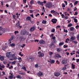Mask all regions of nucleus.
<instances>
[{"mask_svg":"<svg viewBox=\"0 0 79 79\" xmlns=\"http://www.w3.org/2000/svg\"><path fill=\"white\" fill-rule=\"evenodd\" d=\"M15 55H16L15 53L13 54H10V52H7L6 56L8 58H12V59H10V60H17V57L15 56Z\"/></svg>","mask_w":79,"mask_h":79,"instance_id":"nucleus-1","label":"nucleus"},{"mask_svg":"<svg viewBox=\"0 0 79 79\" xmlns=\"http://www.w3.org/2000/svg\"><path fill=\"white\" fill-rule=\"evenodd\" d=\"M45 6L48 8H52V3L51 2H48L45 4Z\"/></svg>","mask_w":79,"mask_h":79,"instance_id":"nucleus-2","label":"nucleus"},{"mask_svg":"<svg viewBox=\"0 0 79 79\" xmlns=\"http://www.w3.org/2000/svg\"><path fill=\"white\" fill-rule=\"evenodd\" d=\"M27 33L26 30H24L21 31L20 34L22 35H25Z\"/></svg>","mask_w":79,"mask_h":79,"instance_id":"nucleus-3","label":"nucleus"},{"mask_svg":"<svg viewBox=\"0 0 79 79\" xmlns=\"http://www.w3.org/2000/svg\"><path fill=\"white\" fill-rule=\"evenodd\" d=\"M38 55H39L38 56V57H43L44 56V54L43 53H41L40 51L38 53Z\"/></svg>","mask_w":79,"mask_h":79,"instance_id":"nucleus-4","label":"nucleus"},{"mask_svg":"<svg viewBox=\"0 0 79 79\" xmlns=\"http://www.w3.org/2000/svg\"><path fill=\"white\" fill-rule=\"evenodd\" d=\"M34 57L32 56H30L28 58V60L29 62H32L34 60Z\"/></svg>","mask_w":79,"mask_h":79,"instance_id":"nucleus-5","label":"nucleus"},{"mask_svg":"<svg viewBox=\"0 0 79 79\" xmlns=\"http://www.w3.org/2000/svg\"><path fill=\"white\" fill-rule=\"evenodd\" d=\"M57 21V19H53L51 20V22L53 23V24H56V22Z\"/></svg>","mask_w":79,"mask_h":79,"instance_id":"nucleus-6","label":"nucleus"},{"mask_svg":"<svg viewBox=\"0 0 79 79\" xmlns=\"http://www.w3.org/2000/svg\"><path fill=\"white\" fill-rule=\"evenodd\" d=\"M35 29V27L34 26L32 27L30 29V31L31 32H33Z\"/></svg>","mask_w":79,"mask_h":79,"instance_id":"nucleus-7","label":"nucleus"},{"mask_svg":"<svg viewBox=\"0 0 79 79\" xmlns=\"http://www.w3.org/2000/svg\"><path fill=\"white\" fill-rule=\"evenodd\" d=\"M61 63L63 64H66L67 63V60H66V59H64L62 60L61 62Z\"/></svg>","mask_w":79,"mask_h":79,"instance_id":"nucleus-8","label":"nucleus"},{"mask_svg":"<svg viewBox=\"0 0 79 79\" xmlns=\"http://www.w3.org/2000/svg\"><path fill=\"white\" fill-rule=\"evenodd\" d=\"M19 39L20 42H22V41H24L25 40V38L23 36H21L20 37Z\"/></svg>","mask_w":79,"mask_h":79,"instance_id":"nucleus-9","label":"nucleus"},{"mask_svg":"<svg viewBox=\"0 0 79 79\" xmlns=\"http://www.w3.org/2000/svg\"><path fill=\"white\" fill-rule=\"evenodd\" d=\"M54 57L56 58H61V56H60L58 54H56L55 55Z\"/></svg>","mask_w":79,"mask_h":79,"instance_id":"nucleus-10","label":"nucleus"},{"mask_svg":"<svg viewBox=\"0 0 79 79\" xmlns=\"http://www.w3.org/2000/svg\"><path fill=\"white\" fill-rule=\"evenodd\" d=\"M39 43L40 44H45V42L43 40H41L40 41Z\"/></svg>","mask_w":79,"mask_h":79,"instance_id":"nucleus-11","label":"nucleus"},{"mask_svg":"<svg viewBox=\"0 0 79 79\" xmlns=\"http://www.w3.org/2000/svg\"><path fill=\"white\" fill-rule=\"evenodd\" d=\"M37 3H38V4L41 5V6H43L44 5L43 3L44 2H41L40 1H37Z\"/></svg>","mask_w":79,"mask_h":79,"instance_id":"nucleus-12","label":"nucleus"},{"mask_svg":"<svg viewBox=\"0 0 79 79\" xmlns=\"http://www.w3.org/2000/svg\"><path fill=\"white\" fill-rule=\"evenodd\" d=\"M75 40V37H73V36H72L70 39H69V41L70 42H73L74 40Z\"/></svg>","mask_w":79,"mask_h":79,"instance_id":"nucleus-13","label":"nucleus"},{"mask_svg":"<svg viewBox=\"0 0 79 79\" xmlns=\"http://www.w3.org/2000/svg\"><path fill=\"white\" fill-rule=\"evenodd\" d=\"M27 21H31V17L30 16H27L26 18Z\"/></svg>","mask_w":79,"mask_h":79,"instance_id":"nucleus-14","label":"nucleus"},{"mask_svg":"<svg viewBox=\"0 0 79 79\" xmlns=\"http://www.w3.org/2000/svg\"><path fill=\"white\" fill-rule=\"evenodd\" d=\"M37 75L39 76V77H40V76H41L43 75V73L41 72H39L38 73Z\"/></svg>","mask_w":79,"mask_h":79,"instance_id":"nucleus-15","label":"nucleus"},{"mask_svg":"<svg viewBox=\"0 0 79 79\" xmlns=\"http://www.w3.org/2000/svg\"><path fill=\"white\" fill-rule=\"evenodd\" d=\"M4 59H5V57L3 56H1L0 57V60H1V61H3L4 60Z\"/></svg>","mask_w":79,"mask_h":79,"instance_id":"nucleus-16","label":"nucleus"},{"mask_svg":"<svg viewBox=\"0 0 79 79\" xmlns=\"http://www.w3.org/2000/svg\"><path fill=\"white\" fill-rule=\"evenodd\" d=\"M19 21H18V22L16 24V26L18 28H19Z\"/></svg>","mask_w":79,"mask_h":79,"instance_id":"nucleus-17","label":"nucleus"},{"mask_svg":"<svg viewBox=\"0 0 79 79\" xmlns=\"http://www.w3.org/2000/svg\"><path fill=\"white\" fill-rule=\"evenodd\" d=\"M60 75V73L58 72H56L55 74V76H59Z\"/></svg>","mask_w":79,"mask_h":79,"instance_id":"nucleus-18","label":"nucleus"},{"mask_svg":"<svg viewBox=\"0 0 79 79\" xmlns=\"http://www.w3.org/2000/svg\"><path fill=\"white\" fill-rule=\"evenodd\" d=\"M56 50L58 52H61V48H57L56 49Z\"/></svg>","mask_w":79,"mask_h":79,"instance_id":"nucleus-19","label":"nucleus"},{"mask_svg":"<svg viewBox=\"0 0 79 79\" xmlns=\"http://www.w3.org/2000/svg\"><path fill=\"white\" fill-rule=\"evenodd\" d=\"M34 0H31L30 2V4L31 5H32V4H34Z\"/></svg>","mask_w":79,"mask_h":79,"instance_id":"nucleus-20","label":"nucleus"},{"mask_svg":"<svg viewBox=\"0 0 79 79\" xmlns=\"http://www.w3.org/2000/svg\"><path fill=\"white\" fill-rule=\"evenodd\" d=\"M70 31H73L74 29V28L73 27H70Z\"/></svg>","mask_w":79,"mask_h":79,"instance_id":"nucleus-21","label":"nucleus"},{"mask_svg":"<svg viewBox=\"0 0 79 79\" xmlns=\"http://www.w3.org/2000/svg\"><path fill=\"white\" fill-rule=\"evenodd\" d=\"M7 47H8L7 46H5L4 47L2 48V50L4 51V50H5V49H6Z\"/></svg>","mask_w":79,"mask_h":79,"instance_id":"nucleus-22","label":"nucleus"},{"mask_svg":"<svg viewBox=\"0 0 79 79\" xmlns=\"http://www.w3.org/2000/svg\"><path fill=\"white\" fill-rule=\"evenodd\" d=\"M16 77L18 78V79H21V78H22V77H21V76H20L19 75H18Z\"/></svg>","mask_w":79,"mask_h":79,"instance_id":"nucleus-23","label":"nucleus"},{"mask_svg":"<svg viewBox=\"0 0 79 79\" xmlns=\"http://www.w3.org/2000/svg\"><path fill=\"white\" fill-rule=\"evenodd\" d=\"M72 68L73 69H75V65H74V64H72Z\"/></svg>","mask_w":79,"mask_h":79,"instance_id":"nucleus-24","label":"nucleus"},{"mask_svg":"<svg viewBox=\"0 0 79 79\" xmlns=\"http://www.w3.org/2000/svg\"><path fill=\"white\" fill-rule=\"evenodd\" d=\"M42 23L45 24L47 23V21L46 20H43L42 22Z\"/></svg>","mask_w":79,"mask_h":79,"instance_id":"nucleus-25","label":"nucleus"},{"mask_svg":"<svg viewBox=\"0 0 79 79\" xmlns=\"http://www.w3.org/2000/svg\"><path fill=\"white\" fill-rule=\"evenodd\" d=\"M10 45L11 47H13L15 46V43H12V44H10Z\"/></svg>","mask_w":79,"mask_h":79,"instance_id":"nucleus-26","label":"nucleus"},{"mask_svg":"<svg viewBox=\"0 0 79 79\" xmlns=\"http://www.w3.org/2000/svg\"><path fill=\"white\" fill-rule=\"evenodd\" d=\"M50 60H51V64H53V63H54L55 61L54 60H51V59H50Z\"/></svg>","mask_w":79,"mask_h":79,"instance_id":"nucleus-27","label":"nucleus"},{"mask_svg":"<svg viewBox=\"0 0 79 79\" xmlns=\"http://www.w3.org/2000/svg\"><path fill=\"white\" fill-rule=\"evenodd\" d=\"M0 67H1V68H4L5 66L2 64H1L0 65Z\"/></svg>","mask_w":79,"mask_h":79,"instance_id":"nucleus-28","label":"nucleus"},{"mask_svg":"<svg viewBox=\"0 0 79 79\" xmlns=\"http://www.w3.org/2000/svg\"><path fill=\"white\" fill-rule=\"evenodd\" d=\"M73 19L74 20V21L75 22V23H77V19H76V18H74Z\"/></svg>","mask_w":79,"mask_h":79,"instance_id":"nucleus-29","label":"nucleus"},{"mask_svg":"<svg viewBox=\"0 0 79 79\" xmlns=\"http://www.w3.org/2000/svg\"><path fill=\"white\" fill-rule=\"evenodd\" d=\"M64 44V42H61L59 44V46H61V45Z\"/></svg>","mask_w":79,"mask_h":79,"instance_id":"nucleus-30","label":"nucleus"},{"mask_svg":"<svg viewBox=\"0 0 79 79\" xmlns=\"http://www.w3.org/2000/svg\"><path fill=\"white\" fill-rule=\"evenodd\" d=\"M9 79H12L13 78V75H12V76L11 75H10L9 76Z\"/></svg>","mask_w":79,"mask_h":79,"instance_id":"nucleus-31","label":"nucleus"},{"mask_svg":"<svg viewBox=\"0 0 79 79\" xmlns=\"http://www.w3.org/2000/svg\"><path fill=\"white\" fill-rule=\"evenodd\" d=\"M18 60H19V62H21V61H22V60H22V59L21 58V57L18 58Z\"/></svg>","mask_w":79,"mask_h":79,"instance_id":"nucleus-32","label":"nucleus"},{"mask_svg":"<svg viewBox=\"0 0 79 79\" xmlns=\"http://www.w3.org/2000/svg\"><path fill=\"white\" fill-rule=\"evenodd\" d=\"M72 42L73 43H74V44H77L78 43L77 42V41H72Z\"/></svg>","mask_w":79,"mask_h":79,"instance_id":"nucleus-33","label":"nucleus"},{"mask_svg":"<svg viewBox=\"0 0 79 79\" xmlns=\"http://www.w3.org/2000/svg\"><path fill=\"white\" fill-rule=\"evenodd\" d=\"M69 38H67L65 40V42L66 43H68V41H69Z\"/></svg>","mask_w":79,"mask_h":79,"instance_id":"nucleus-34","label":"nucleus"},{"mask_svg":"<svg viewBox=\"0 0 79 79\" xmlns=\"http://www.w3.org/2000/svg\"><path fill=\"white\" fill-rule=\"evenodd\" d=\"M55 28H53V29H52L51 30V32L52 33L55 32Z\"/></svg>","mask_w":79,"mask_h":79,"instance_id":"nucleus-35","label":"nucleus"},{"mask_svg":"<svg viewBox=\"0 0 79 79\" xmlns=\"http://www.w3.org/2000/svg\"><path fill=\"white\" fill-rule=\"evenodd\" d=\"M72 26H73V24L71 23H70L68 25V27H71Z\"/></svg>","mask_w":79,"mask_h":79,"instance_id":"nucleus-36","label":"nucleus"},{"mask_svg":"<svg viewBox=\"0 0 79 79\" xmlns=\"http://www.w3.org/2000/svg\"><path fill=\"white\" fill-rule=\"evenodd\" d=\"M18 33H19L18 31H15L14 32L15 35H16V34H18Z\"/></svg>","mask_w":79,"mask_h":79,"instance_id":"nucleus-37","label":"nucleus"},{"mask_svg":"<svg viewBox=\"0 0 79 79\" xmlns=\"http://www.w3.org/2000/svg\"><path fill=\"white\" fill-rule=\"evenodd\" d=\"M16 61L15 60L12 62V64H16Z\"/></svg>","mask_w":79,"mask_h":79,"instance_id":"nucleus-38","label":"nucleus"},{"mask_svg":"<svg viewBox=\"0 0 79 79\" xmlns=\"http://www.w3.org/2000/svg\"><path fill=\"white\" fill-rule=\"evenodd\" d=\"M55 12V11L54 10H52L51 11V13H54Z\"/></svg>","mask_w":79,"mask_h":79,"instance_id":"nucleus-39","label":"nucleus"},{"mask_svg":"<svg viewBox=\"0 0 79 79\" xmlns=\"http://www.w3.org/2000/svg\"><path fill=\"white\" fill-rule=\"evenodd\" d=\"M62 6L63 8H64V7H65V5H64V3L62 4Z\"/></svg>","mask_w":79,"mask_h":79,"instance_id":"nucleus-40","label":"nucleus"},{"mask_svg":"<svg viewBox=\"0 0 79 79\" xmlns=\"http://www.w3.org/2000/svg\"><path fill=\"white\" fill-rule=\"evenodd\" d=\"M78 3V1H76L74 3V5H77Z\"/></svg>","mask_w":79,"mask_h":79,"instance_id":"nucleus-41","label":"nucleus"},{"mask_svg":"<svg viewBox=\"0 0 79 79\" xmlns=\"http://www.w3.org/2000/svg\"><path fill=\"white\" fill-rule=\"evenodd\" d=\"M12 17L13 19H15L16 18V15H13Z\"/></svg>","mask_w":79,"mask_h":79,"instance_id":"nucleus-42","label":"nucleus"},{"mask_svg":"<svg viewBox=\"0 0 79 79\" xmlns=\"http://www.w3.org/2000/svg\"><path fill=\"white\" fill-rule=\"evenodd\" d=\"M55 39H56V37L53 36L52 37V40H55Z\"/></svg>","mask_w":79,"mask_h":79,"instance_id":"nucleus-43","label":"nucleus"},{"mask_svg":"<svg viewBox=\"0 0 79 79\" xmlns=\"http://www.w3.org/2000/svg\"><path fill=\"white\" fill-rule=\"evenodd\" d=\"M64 3L66 4L65 5H68V2L67 1H64Z\"/></svg>","mask_w":79,"mask_h":79,"instance_id":"nucleus-44","label":"nucleus"},{"mask_svg":"<svg viewBox=\"0 0 79 79\" xmlns=\"http://www.w3.org/2000/svg\"><path fill=\"white\" fill-rule=\"evenodd\" d=\"M25 46H26V44H23V45L21 46V47H22V48H24Z\"/></svg>","mask_w":79,"mask_h":79,"instance_id":"nucleus-45","label":"nucleus"},{"mask_svg":"<svg viewBox=\"0 0 79 79\" xmlns=\"http://www.w3.org/2000/svg\"><path fill=\"white\" fill-rule=\"evenodd\" d=\"M26 1L27 0H23V2L24 3H26Z\"/></svg>","mask_w":79,"mask_h":79,"instance_id":"nucleus-46","label":"nucleus"},{"mask_svg":"<svg viewBox=\"0 0 79 79\" xmlns=\"http://www.w3.org/2000/svg\"><path fill=\"white\" fill-rule=\"evenodd\" d=\"M66 69V67H64L62 68V70L63 71H64V70H65V69Z\"/></svg>","mask_w":79,"mask_h":79,"instance_id":"nucleus-47","label":"nucleus"},{"mask_svg":"<svg viewBox=\"0 0 79 79\" xmlns=\"http://www.w3.org/2000/svg\"><path fill=\"white\" fill-rule=\"evenodd\" d=\"M64 32H66L67 33V32H68V30H66L65 31V29H64Z\"/></svg>","mask_w":79,"mask_h":79,"instance_id":"nucleus-48","label":"nucleus"},{"mask_svg":"<svg viewBox=\"0 0 79 79\" xmlns=\"http://www.w3.org/2000/svg\"><path fill=\"white\" fill-rule=\"evenodd\" d=\"M78 13V12H77V11H76L75 12V14H74V15H77Z\"/></svg>","mask_w":79,"mask_h":79,"instance_id":"nucleus-49","label":"nucleus"},{"mask_svg":"<svg viewBox=\"0 0 79 79\" xmlns=\"http://www.w3.org/2000/svg\"><path fill=\"white\" fill-rule=\"evenodd\" d=\"M25 74H26V73H25V72L22 73L21 74V75H25Z\"/></svg>","mask_w":79,"mask_h":79,"instance_id":"nucleus-50","label":"nucleus"},{"mask_svg":"<svg viewBox=\"0 0 79 79\" xmlns=\"http://www.w3.org/2000/svg\"><path fill=\"white\" fill-rule=\"evenodd\" d=\"M3 34V32L2 31H0V35H2Z\"/></svg>","mask_w":79,"mask_h":79,"instance_id":"nucleus-51","label":"nucleus"},{"mask_svg":"<svg viewBox=\"0 0 79 79\" xmlns=\"http://www.w3.org/2000/svg\"><path fill=\"white\" fill-rule=\"evenodd\" d=\"M79 27V25H77L76 26L75 28H76L77 29H78V27Z\"/></svg>","mask_w":79,"mask_h":79,"instance_id":"nucleus-52","label":"nucleus"},{"mask_svg":"<svg viewBox=\"0 0 79 79\" xmlns=\"http://www.w3.org/2000/svg\"><path fill=\"white\" fill-rule=\"evenodd\" d=\"M77 40H79V34H78L77 35Z\"/></svg>","mask_w":79,"mask_h":79,"instance_id":"nucleus-53","label":"nucleus"},{"mask_svg":"<svg viewBox=\"0 0 79 79\" xmlns=\"http://www.w3.org/2000/svg\"><path fill=\"white\" fill-rule=\"evenodd\" d=\"M65 19L66 20V19H68V16H65Z\"/></svg>","mask_w":79,"mask_h":79,"instance_id":"nucleus-54","label":"nucleus"},{"mask_svg":"<svg viewBox=\"0 0 79 79\" xmlns=\"http://www.w3.org/2000/svg\"><path fill=\"white\" fill-rule=\"evenodd\" d=\"M10 39H11V40H13V39H14V36H12L11 37V38H10Z\"/></svg>","mask_w":79,"mask_h":79,"instance_id":"nucleus-55","label":"nucleus"},{"mask_svg":"<svg viewBox=\"0 0 79 79\" xmlns=\"http://www.w3.org/2000/svg\"><path fill=\"white\" fill-rule=\"evenodd\" d=\"M53 15H57V12H55L53 14Z\"/></svg>","mask_w":79,"mask_h":79,"instance_id":"nucleus-56","label":"nucleus"},{"mask_svg":"<svg viewBox=\"0 0 79 79\" xmlns=\"http://www.w3.org/2000/svg\"><path fill=\"white\" fill-rule=\"evenodd\" d=\"M30 16L32 17V18H34V15L33 14L31 15H30Z\"/></svg>","mask_w":79,"mask_h":79,"instance_id":"nucleus-57","label":"nucleus"},{"mask_svg":"<svg viewBox=\"0 0 79 79\" xmlns=\"http://www.w3.org/2000/svg\"><path fill=\"white\" fill-rule=\"evenodd\" d=\"M30 13H33V11H32V10H30Z\"/></svg>","mask_w":79,"mask_h":79,"instance_id":"nucleus-58","label":"nucleus"},{"mask_svg":"<svg viewBox=\"0 0 79 79\" xmlns=\"http://www.w3.org/2000/svg\"><path fill=\"white\" fill-rule=\"evenodd\" d=\"M61 16H62V18H64V15H63V14H62Z\"/></svg>","mask_w":79,"mask_h":79,"instance_id":"nucleus-59","label":"nucleus"},{"mask_svg":"<svg viewBox=\"0 0 79 79\" xmlns=\"http://www.w3.org/2000/svg\"><path fill=\"white\" fill-rule=\"evenodd\" d=\"M53 35H54V34L53 33H52V34L51 35H50V37H53Z\"/></svg>","mask_w":79,"mask_h":79,"instance_id":"nucleus-60","label":"nucleus"},{"mask_svg":"<svg viewBox=\"0 0 79 79\" xmlns=\"http://www.w3.org/2000/svg\"><path fill=\"white\" fill-rule=\"evenodd\" d=\"M76 62L77 63H78V62H79V59H76Z\"/></svg>","mask_w":79,"mask_h":79,"instance_id":"nucleus-61","label":"nucleus"},{"mask_svg":"<svg viewBox=\"0 0 79 79\" xmlns=\"http://www.w3.org/2000/svg\"><path fill=\"white\" fill-rule=\"evenodd\" d=\"M49 55H53L52 52H50Z\"/></svg>","mask_w":79,"mask_h":79,"instance_id":"nucleus-62","label":"nucleus"},{"mask_svg":"<svg viewBox=\"0 0 79 79\" xmlns=\"http://www.w3.org/2000/svg\"><path fill=\"white\" fill-rule=\"evenodd\" d=\"M68 47V46H66L65 45H64V48H65Z\"/></svg>","mask_w":79,"mask_h":79,"instance_id":"nucleus-63","label":"nucleus"},{"mask_svg":"<svg viewBox=\"0 0 79 79\" xmlns=\"http://www.w3.org/2000/svg\"><path fill=\"white\" fill-rule=\"evenodd\" d=\"M35 68H37L38 67V64H36L35 65Z\"/></svg>","mask_w":79,"mask_h":79,"instance_id":"nucleus-64","label":"nucleus"}]
</instances>
